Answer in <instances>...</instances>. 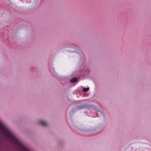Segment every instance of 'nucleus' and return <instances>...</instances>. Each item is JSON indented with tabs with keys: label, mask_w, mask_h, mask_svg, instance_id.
I'll return each mask as SVG.
<instances>
[{
	"label": "nucleus",
	"mask_w": 151,
	"mask_h": 151,
	"mask_svg": "<svg viewBox=\"0 0 151 151\" xmlns=\"http://www.w3.org/2000/svg\"><path fill=\"white\" fill-rule=\"evenodd\" d=\"M38 123L44 126H46L48 125V124L47 123L42 120H39L38 121Z\"/></svg>",
	"instance_id": "f257e3e1"
},
{
	"label": "nucleus",
	"mask_w": 151,
	"mask_h": 151,
	"mask_svg": "<svg viewBox=\"0 0 151 151\" xmlns=\"http://www.w3.org/2000/svg\"><path fill=\"white\" fill-rule=\"evenodd\" d=\"M77 81V78H74L70 80V82L72 83H75Z\"/></svg>",
	"instance_id": "f03ea898"
},
{
	"label": "nucleus",
	"mask_w": 151,
	"mask_h": 151,
	"mask_svg": "<svg viewBox=\"0 0 151 151\" xmlns=\"http://www.w3.org/2000/svg\"><path fill=\"white\" fill-rule=\"evenodd\" d=\"M82 106V107H81V108H82H82H84V107H86V106Z\"/></svg>",
	"instance_id": "20e7f679"
},
{
	"label": "nucleus",
	"mask_w": 151,
	"mask_h": 151,
	"mask_svg": "<svg viewBox=\"0 0 151 151\" xmlns=\"http://www.w3.org/2000/svg\"><path fill=\"white\" fill-rule=\"evenodd\" d=\"M89 87H87V88H84L83 89V91L84 92H86L88 91L89 90Z\"/></svg>",
	"instance_id": "7ed1b4c3"
}]
</instances>
